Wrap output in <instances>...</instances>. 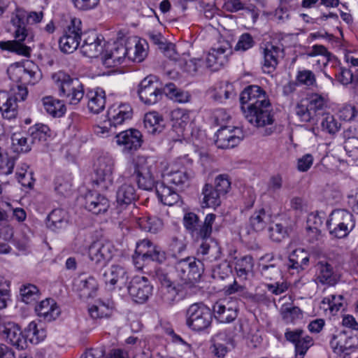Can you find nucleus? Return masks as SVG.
Segmentation results:
<instances>
[{"mask_svg": "<svg viewBox=\"0 0 358 358\" xmlns=\"http://www.w3.org/2000/svg\"><path fill=\"white\" fill-rule=\"evenodd\" d=\"M241 108L246 120L257 128L273 124L274 112L266 92L257 85L247 87L241 94Z\"/></svg>", "mask_w": 358, "mask_h": 358, "instance_id": "f257e3e1", "label": "nucleus"}, {"mask_svg": "<svg viewBox=\"0 0 358 358\" xmlns=\"http://www.w3.org/2000/svg\"><path fill=\"white\" fill-rule=\"evenodd\" d=\"M44 13L42 10L27 11L17 6L10 16V23L13 27L15 41H0V48L7 50L17 55L28 57L30 55L29 46L22 42L29 37V29L27 24H36L41 22Z\"/></svg>", "mask_w": 358, "mask_h": 358, "instance_id": "f03ea898", "label": "nucleus"}, {"mask_svg": "<svg viewBox=\"0 0 358 358\" xmlns=\"http://www.w3.org/2000/svg\"><path fill=\"white\" fill-rule=\"evenodd\" d=\"M215 217V214H207L204 221L203 222L200 221L199 226L190 235L195 241H202L197 253L203 257L206 256V259L209 262L217 260L221 255V248L218 243L210 238Z\"/></svg>", "mask_w": 358, "mask_h": 358, "instance_id": "7ed1b4c3", "label": "nucleus"}, {"mask_svg": "<svg viewBox=\"0 0 358 358\" xmlns=\"http://www.w3.org/2000/svg\"><path fill=\"white\" fill-rule=\"evenodd\" d=\"M175 270L180 280L182 287L189 290V294H196L199 290L196 282L199 280L203 270V262L195 257H186L176 263Z\"/></svg>", "mask_w": 358, "mask_h": 358, "instance_id": "20e7f679", "label": "nucleus"}, {"mask_svg": "<svg viewBox=\"0 0 358 358\" xmlns=\"http://www.w3.org/2000/svg\"><path fill=\"white\" fill-rule=\"evenodd\" d=\"M52 79L58 90L59 96L66 99L70 104L76 105L83 98V85L78 78L59 71L52 75Z\"/></svg>", "mask_w": 358, "mask_h": 358, "instance_id": "39448f33", "label": "nucleus"}, {"mask_svg": "<svg viewBox=\"0 0 358 358\" xmlns=\"http://www.w3.org/2000/svg\"><path fill=\"white\" fill-rule=\"evenodd\" d=\"M155 277L161 284L159 297L166 305L172 306L185 295L190 294L189 290L187 292V289L182 287L180 282L175 285L169 274L162 268L155 271Z\"/></svg>", "mask_w": 358, "mask_h": 358, "instance_id": "423d86ee", "label": "nucleus"}, {"mask_svg": "<svg viewBox=\"0 0 358 358\" xmlns=\"http://www.w3.org/2000/svg\"><path fill=\"white\" fill-rule=\"evenodd\" d=\"M134 173L132 176L136 181L139 188L144 190H152L156 185L154 173L156 162L153 158L138 156L133 163Z\"/></svg>", "mask_w": 358, "mask_h": 358, "instance_id": "0eeeda50", "label": "nucleus"}, {"mask_svg": "<svg viewBox=\"0 0 358 358\" xmlns=\"http://www.w3.org/2000/svg\"><path fill=\"white\" fill-rule=\"evenodd\" d=\"M329 234L334 238H343L348 236L355 227L354 216L349 211L337 209L329 215L326 222Z\"/></svg>", "mask_w": 358, "mask_h": 358, "instance_id": "6e6552de", "label": "nucleus"}, {"mask_svg": "<svg viewBox=\"0 0 358 358\" xmlns=\"http://www.w3.org/2000/svg\"><path fill=\"white\" fill-rule=\"evenodd\" d=\"M212 319L210 309L203 303H193L186 311V324L195 331H201L208 328Z\"/></svg>", "mask_w": 358, "mask_h": 358, "instance_id": "1a4fd4ad", "label": "nucleus"}, {"mask_svg": "<svg viewBox=\"0 0 358 358\" xmlns=\"http://www.w3.org/2000/svg\"><path fill=\"white\" fill-rule=\"evenodd\" d=\"M27 94V88L20 85L10 93L0 91V111L3 117L8 120L15 118L18 112L17 101H24Z\"/></svg>", "mask_w": 358, "mask_h": 358, "instance_id": "9d476101", "label": "nucleus"}, {"mask_svg": "<svg viewBox=\"0 0 358 358\" xmlns=\"http://www.w3.org/2000/svg\"><path fill=\"white\" fill-rule=\"evenodd\" d=\"M82 22L77 17L71 18L70 23L59 38V47L66 54L73 53L78 48L83 38Z\"/></svg>", "mask_w": 358, "mask_h": 358, "instance_id": "9b49d317", "label": "nucleus"}, {"mask_svg": "<svg viewBox=\"0 0 358 358\" xmlns=\"http://www.w3.org/2000/svg\"><path fill=\"white\" fill-rule=\"evenodd\" d=\"M114 160L108 155L100 156L95 164L96 182L103 189H108L113 183Z\"/></svg>", "mask_w": 358, "mask_h": 358, "instance_id": "f8f14e48", "label": "nucleus"}, {"mask_svg": "<svg viewBox=\"0 0 358 358\" xmlns=\"http://www.w3.org/2000/svg\"><path fill=\"white\" fill-rule=\"evenodd\" d=\"M140 99L147 105L155 104L162 97L164 90L159 87V84L153 76L145 78L139 84L138 90Z\"/></svg>", "mask_w": 358, "mask_h": 358, "instance_id": "ddd939ff", "label": "nucleus"}, {"mask_svg": "<svg viewBox=\"0 0 358 358\" xmlns=\"http://www.w3.org/2000/svg\"><path fill=\"white\" fill-rule=\"evenodd\" d=\"M128 292L136 303H143L151 296L152 286L147 278L135 276L129 282Z\"/></svg>", "mask_w": 358, "mask_h": 358, "instance_id": "4468645a", "label": "nucleus"}, {"mask_svg": "<svg viewBox=\"0 0 358 358\" xmlns=\"http://www.w3.org/2000/svg\"><path fill=\"white\" fill-rule=\"evenodd\" d=\"M231 53V50L228 43L211 48L204 60L205 68H208L214 71L219 70L227 62L228 55Z\"/></svg>", "mask_w": 358, "mask_h": 358, "instance_id": "2eb2a0df", "label": "nucleus"}, {"mask_svg": "<svg viewBox=\"0 0 358 358\" xmlns=\"http://www.w3.org/2000/svg\"><path fill=\"white\" fill-rule=\"evenodd\" d=\"M285 337L294 345L296 358H303L309 348L313 345V338L300 329L287 330L285 334Z\"/></svg>", "mask_w": 358, "mask_h": 358, "instance_id": "dca6fc26", "label": "nucleus"}, {"mask_svg": "<svg viewBox=\"0 0 358 358\" xmlns=\"http://www.w3.org/2000/svg\"><path fill=\"white\" fill-rule=\"evenodd\" d=\"M116 142L124 153L137 150L142 144V135L138 130L129 129L116 134Z\"/></svg>", "mask_w": 358, "mask_h": 358, "instance_id": "f3484780", "label": "nucleus"}, {"mask_svg": "<svg viewBox=\"0 0 358 358\" xmlns=\"http://www.w3.org/2000/svg\"><path fill=\"white\" fill-rule=\"evenodd\" d=\"M357 343V338L348 336L345 331H340L333 336L330 345L336 354L345 357L351 353Z\"/></svg>", "mask_w": 358, "mask_h": 358, "instance_id": "a211bd4d", "label": "nucleus"}, {"mask_svg": "<svg viewBox=\"0 0 358 358\" xmlns=\"http://www.w3.org/2000/svg\"><path fill=\"white\" fill-rule=\"evenodd\" d=\"M114 251L110 243L94 242L89 248V257L95 264L103 266L109 261Z\"/></svg>", "mask_w": 358, "mask_h": 358, "instance_id": "6ab92c4d", "label": "nucleus"}, {"mask_svg": "<svg viewBox=\"0 0 358 358\" xmlns=\"http://www.w3.org/2000/svg\"><path fill=\"white\" fill-rule=\"evenodd\" d=\"M132 115L133 109L129 104H113L107 112L108 124L115 128L117 125L122 124L124 122L131 120Z\"/></svg>", "mask_w": 358, "mask_h": 358, "instance_id": "aec40b11", "label": "nucleus"}, {"mask_svg": "<svg viewBox=\"0 0 358 358\" xmlns=\"http://www.w3.org/2000/svg\"><path fill=\"white\" fill-rule=\"evenodd\" d=\"M213 311L220 322L229 323L236 318L238 308L235 301L223 299L215 303Z\"/></svg>", "mask_w": 358, "mask_h": 358, "instance_id": "412c9836", "label": "nucleus"}, {"mask_svg": "<svg viewBox=\"0 0 358 358\" xmlns=\"http://www.w3.org/2000/svg\"><path fill=\"white\" fill-rule=\"evenodd\" d=\"M103 280L110 289H114L115 285L120 287L125 285L128 280V275L125 268L120 265H112L106 268L102 274Z\"/></svg>", "mask_w": 358, "mask_h": 358, "instance_id": "4be33fe9", "label": "nucleus"}, {"mask_svg": "<svg viewBox=\"0 0 358 358\" xmlns=\"http://www.w3.org/2000/svg\"><path fill=\"white\" fill-rule=\"evenodd\" d=\"M239 129L231 127H221L216 134L215 144L219 148L229 149L236 146L241 141V138L237 135Z\"/></svg>", "mask_w": 358, "mask_h": 358, "instance_id": "5701e85b", "label": "nucleus"}, {"mask_svg": "<svg viewBox=\"0 0 358 358\" xmlns=\"http://www.w3.org/2000/svg\"><path fill=\"white\" fill-rule=\"evenodd\" d=\"M85 208L95 215L106 213L109 208V201L96 192H88L85 196Z\"/></svg>", "mask_w": 358, "mask_h": 358, "instance_id": "b1692460", "label": "nucleus"}, {"mask_svg": "<svg viewBox=\"0 0 358 358\" xmlns=\"http://www.w3.org/2000/svg\"><path fill=\"white\" fill-rule=\"evenodd\" d=\"M128 45L122 43H115L103 56V63L106 67H114L122 64L126 56L128 57Z\"/></svg>", "mask_w": 358, "mask_h": 358, "instance_id": "393cba45", "label": "nucleus"}, {"mask_svg": "<svg viewBox=\"0 0 358 358\" xmlns=\"http://www.w3.org/2000/svg\"><path fill=\"white\" fill-rule=\"evenodd\" d=\"M101 40L94 32H86L83 34L81 52L89 57H96L103 50Z\"/></svg>", "mask_w": 358, "mask_h": 358, "instance_id": "a878e982", "label": "nucleus"}, {"mask_svg": "<svg viewBox=\"0 0 358 358\" xmlns=\"http://www.w3.org/2000/svg\"><path fill=\"white\" fill-rule=\"evenodd\" d=\"M7 341L18 350L27 348V338L21 331L20 327L13 322H7L6 327L1 335Z\"/></svg>", "mask_w": 358, "mask_h": 358, "instance_id": "bb28decb", "label": "nucleus"}, {"mask_svg": "<svg viewBox=\"0 0 358 358\" xmlns=\"http://www.w3.org/2000/svg\"><path fill=\"white\" fill-rule=\"evenodd\" d=\"M37 315L45 322H51L58 317L60 310L53 299H46L36 306Z\"/></svg>", "mask_w": 358, "mask_h": 358, "instance_id": "cd10ccee", "label": "nucleus"}, {"mask_svg": "<svg viewBox=\"0 0 358 358\" xmlns=\"http://www.w3.org/2000/svg\"><path fill=\"white\" fill-rule=\"evenodd\" d=\"M74 286L80 292V296L85 299L93 297L98 289L96 280L85 275H80L75 280Z\"/></svg>", "mask_w": 358, "mask_h": 358, "instance_id": "c85d7f7f", "label": "nucleus"}, {"mask_svg": "<svg viewBox=\"0 0 358 358\" xmlns=\"http://www.w3.org/2000/svg\"><path fill=\"white\" fill-rule=\"evenodd\" d=\"M263 55L264 66L273 70L278 64L279 58L283 57V49L280 45L267 43L263 49Z\"/></svg>", "mask_w": 358, "mask_h": 358, "instance_id": "c756f323", "label": "nucleus"}, {"mask_svg": "<svg viewBox=\"0 0 358 358\" xmlns=\"http://www.w3.org/2000/svg\"><path fill=\"white\" fill-rule=\"evenodd\" d=\"M310 262L309 255L304 249L294 250L289 256L287 264L288 269L296 270L297 273L305 270Z\"/></svg>", "mask_w": 358, "mask_h": 358, "instance_id": "7c9ffc66", "label": "nucleus"}, {"mask_svg": "<svg viewBox=\"0 0 358 358\" xmlns=\"http://www.w3.org/2000/svg\"><path fill=\"white\" fill-rule=\"evenodd\" d=\"M138 198L134 186L124 182L120 185L116 191V201L118 205L127 206Z\"/></svg>", "mask_w": 358, "mask_h": 358, "instance_id": "2f4dec72", "label": "nucleus"}, {"mask_svg": "<svg viewBox=\"0 0 358 358\" xmlns=\"http://www.w3.org/2000/svg\"><path fill=\"white\" fill-rule=\"evenodd\" d=\"M165 126L164 120L156 111L147 113L144 117V127L152 134L161 133Z\"/></svg>", "mask_w": 358, "mask_h": 358, "instance_id": "473e14b6", "label": "nucleus"}, {"mask_svg": "<svg viewBox=\"0 0 358 358\" xmlns=\"http://www.w3.org/2000/svg\"><path fill=\"white\" fill-rule=\"evenodd\" d=\"M155 191L159 199L164 205L172 206L179 199V195L176 192L164 182H157Z\"/></svg>", "mask_w": 358, "mask_h": 358, "instance_id": "72a5a7b5", "label": "nucleus"}, {"mask_svg": "<svg viewBox=\"0 0 358 358\" xmlns=\"http://www.w3.org/2000/svg\"><path fill=\"white\" fill-rule=\"evenodd\" d=\"M172 127L178 134H182L189 122V113L186 109L176 108L171 113Z\"/></svg>", "mask_w": 358, "mask_h": 358, "instance_id": "f704fd0d", "label": "nucleus"}, {"mask_svg": "<svg viewBox=\"0 0 358 358\" xmlns=\"http://www.w3.org/2000/svg\"><path fill=\"white\" fill-rule=\"evenodd\" d=\"M230 338L224 333H218L212 338L211 352L216 358H223L228 352Z\"/></svg>", "mask_w": 358, "mask_h": 358, "instance_id": "c9c22d12", "label": "nucleus"}, {"mask_svg": "<svg viewBox=\"0 0 358 358\" xmlns=\"http://www.w3.org/2000/svg\"><path fill=\"white\" fill-rule=\"evenodd\" d=\"M166 180L176 186L187 185L191 177L190 174L184 167L179 169L171 168L170 171L163 173Z\"/></svg>", "mask_w": 358, "mask_h": 358, "instance_id": "e433bc0d", "label": "nucleus"}, {"mask_svg": "<svg viewBox=\"0 0 358 358\" xmlns=\"http://www.w3.org/2000/svg\"><path fill=\"white\" fill-rule=\"evenodd\" d=\"M88 108L94 113H99L105 107V92L101 89H96L87 94Z\"/></svg>", "mask_w": 358, "mask_h": 358, "instance_id": "4c0bfd02", "label": "nucleus"}, {"mask_svg": "<svg viewBox=\"0 0 358 358\" xmlns=\"http://www.w3.org/2000/svg\"><path fill=\"white\" fill-rule=\"evenodd\" d=\"M318 280L322 284L334 285L337 282V275L334 273L332 266L326 262L317 264Z\"/></svg>", "mask_w": 358, "mask_h": 358, "instance_id": "58836bf2", "label": "nucleus"}, {"mask_svg": "<svg viewBox=\"0 0 358 358\" xmlns=\"http://www.w3.org/2000/svg\"><path fill=\"white\" fill-rule=\"evenodd\" d=\"M45 110L54 117H60L66 112V106L63 101L48 96L43 99Z\"/></svg>", "mask_w": 358, "mask_h": 358, "instance_id": "ea45409f", "label": "nucleus"}, {"mask_svg": "<svg viewBox=\"0 0 358 358\" xmlns=\"http://www.w3.org/2000/svg\"><path fill=\"white\" fill-rule=\"evenodd\" d=\"M202 194L203 195V207L215 208L220 205L222 196L217 192L213 185L206 184L202 189Z\"/></svg>", "mask_w": 358, "mask_h": 358, "instance_id": "a19ab883", "label": "nucleus"}, {"mask_svg": "<svg viewBox=\"0 0 358 358\" xmlns=\"http://www.w3.org/2000/svg\"><path fill=\"white\" fill-rule=\"evenodd\" d=\"M67 223L66 213L62 209L53 210L48 216L46 225L52 231L64 228Z\"/></svg>", "mask_w": 358, "mask_h": 358, "instance_id": "79ce46f5", "label": "nucleus"}, {"mask_svg": "<svg viewBox=\"0 0 358 358\" xmlns=\"http://www.w3.org/2000/svg\"><path fill=\"white\" fill-rule=\"evenodd\" d=\"M113 308V303L111 301H108L107 302L98 301L95 304L89 308V313L92 318H101L110 316Z\"/></svg>", "mask_w": 358, "mask_h": 358, "instance_id": "37998d69", "label": "nucleus"}, {"mask_svg": "<svg viewBox=\"0 0 358 358\" xmlns=\"http://www.w3.org/2000/svg\"><path fill=\"white\" fill-rule=\"evenodd\" d=\"M25 338L33 344H37L46 337V331L34 322H31L25 329Z\"/></svg>", "mask_w": 358, "mask_h": 358, "instance_id": "c03bdc74", "label": "nucleus"}, {"mask_svg": "<svg viewBox=\"0 0 358 358\" xmlns=\"http://www.w3.org/2000/svg\"><path fill=\"white\" fill-rule=\"evenodd\" d=\"M270 215L262 208L255 211L250 218V224L255 231H263L270 222Z\"/></svg>", "mask_w": 358, "mask_h": 358, "instance_id": "a18cd8bd", "label": "nucleus"}, {"mask_svg": "<svg viewBox=\"0 0 358 358\" xmlns=\"http://www.w3.org/2000/svg\"><path fill=\"white\" fill-rule=\"evenodd\" d=\"M179 66L188 74L194 76L205 69L204 60L201 58H185L179 59Z\"/></svg>", "mask_w": 358, "mask_h": 358, "instance_id": "49530a36", "label": "nucleus"}, {"mask_svg": "<svg viewBox=\"0 0 358 358\" xmlns=\"http://www.w3.org/2000/svg\"><path fill=\"white\" fill-rule=\"evenodd\" d=\"M49 131L50 129L47 125L36 124L28 130L29 141L31 144H36L46 141Z\"/></svg>", "mask_w": 358, "mask_h": 358, "instance_id": "de8ad7c7", "label": "nucleus"}, {"mask_svg": "<svg viewBox=\"0 0 358 358\" xmlns=\"http://www.w3.org/2000/svg\"><path fill=\"white\" fill-rule=\"evenodd\" d=\"M137 224L142 230L153 234L158 232L162 227V220L156 217H140Z\"/></svg>", "mask_w": 358, "mask_h": 358, "instance_id": "09e8293b", "label": "nucleus"}, {"mask_svg": "<svg viewBox=\"0 0 358 358\" xmlns=\"http://www.w3.org/2000/svg\"><path fill=\"white\" fill-rule=\"evenodd\" d=\"M164 93L178 103H187L190 99V95L187 92L178 90L173 83L166 85Z\"/></svg>", "mask_w": 358, "mask_h": 358, "instance_id": "8fccbe9b", "label": "nucleus"}, {"mask_svg": "<svg viewBox=\"0 0 358 358\" xmlns=\"http://www.w3.org/2000/svg\"><path fill=\"white\" fill-rule=\"evenodd\" d=\"M145 41H134V46H128V58L134 62H141L147 56Z\"/></svg>", "mask_w": 358, "mask_h": 358, "instance_id": "3c124183", "label": "nucleus"}, {"mask_svg": "<svg viewBox=\"0 0 358 358\" xmlns=\"http://www.w3.org/2000/svg\"><path fill=\"white\" fill-rule=\"evenodd\" d=\"M12 148L15 152H28L31 149L29 137L21 134H14L11 137Z\"/></svg>", "mask_w": 358, "mask_h": 358, "instance_id": "603ef678", "label": "nucleus"}, {"mask_svg": "<svg viewBox=\"0 0 358 358\" xmlns=\"http://www.w3.org/2000/svg\"><path fill=\"white\" fill-rule=\"evenodd\" d=\"M322 304L324 310L329 309L332 315H335L343 306V296L341 294H331L324 297Z\"/></svg>", "mask_w": 358, "mask_h": 358, "instance_id": "864d4df0", "label": "nucleus"}, {"mask_svg": "<svg viewBox=\"0 0 358 358\" xmlns=\"http://www.w3.org/2000/svg\"><path fill=\"white\" fill-rule=\"evenodd\" d=\"M324 217L318 213H310L307 219V230H310V234H315L317 238L321 236L320 227H322Z\"/></svg>", "mask_w": 358, "mask_h": 358, "instance_id": "5fc2aeb1", "label": "nucleus"}, {"mask_svg": "<svg viewBox=\"0 0 358 358\" xmlns=\"http://www.w3.org/2000/svg\"><path fill=\"white\" fill-rule=\"evenodd\" d=\"M253 267V259L251 256H244L236 260L235 269L239 277H245Z\"/></svg>", "mask_w": 358, "mask_h": 358, "instance_id": "6e6d98bb", "label": "nucleus"}, {"mask_svg": "<svg viewBox=\"0 0 358 358\" xmlns=\"http://www.w3.org/2000/svg\"><path fill=\"white\" fill-rule=\"evenodd\" d=\"M19 71L23 72V79L31 85L35 84L41 78L38 68L34 64H28L22 69H20Z\"/></svg>", "mask_w": 358, "mask_h": 358, "instance_id": "4d7b16f0", "label": "nucleus"}, {"mask_svg": "<svg viewBox=\"0 0 358 358\" xmlns=\"http://www.w3.org/2000/svg\"><path fill=\"white\" fill-rule=\"evenodd\" d=\"M322 130L329 134H334L338 132L341 128V124L330 114H326L322 116L321 121Z\"/></svg>", "mask_w": 358, "mask_h": 358, "instance_id": "13d9d810", "label": "nucleus"}, {"mask_svg": "<svg viewBox=\"0 0 358 358\" xmlns=\"http://www.w3.org/2000/svg\"><path fill=\"white\" fill-rule=\"evenodd\" d=\"M20 294L22 296V300L25 303L29 304L36 301L38 298L39 291L35 285L29 284L24 285L20 289Z\"/></svg>", "mask_w": 358, "mask_h": 358, "instance_id": "bf43d9fd", "label": "nucleus"}, {"mask_svg": "<svg viewBox=\"0 0 358 358\" xmlns=\"http://www.w3.org/2000/svg\"><path fill=\"white\" fill-rule=\"evenodd\" d=\"M288 3L287 0H281L280 6L275 10L273 17L278 23H283L289 19L290 10Z\"/></svg>", "mask_w": 358, "mask_h": 358, "instance_id": "052dcab7", "label": "nucleus"}, {"mask_svg": "<svg viewBox=\"0 0 358 358\" xmlns=\"http://www.w3.org/2000/svg\"><path fill=\"white\" fill-rule=\"evenodd\" d=\"M222 196H224L231 188L229 176L225 174L219 175L215 178L213 187Z\"/></svg>", "mask_w": 358, "mask_h": 358, "instance_id": "680f3d73", "label": "nucleus"}, {"mask_svg": "<svg viewBox=\"0 0 358 358\" xmlns=\"http://www.w3.org/2000/svg\"><path fill=\"white\" fill-rule=\"evenodd\" d=\"M200 221L199 216L192 212L186 213L183 217L184 227L190 235L199 226Z\"/></svg>", "mask_w": 358, "mask_h": 358, "instance_id": "e2e57ef3", "label": "nucleus"}, {"mask_svg": "<svg viewBox=\"0 0 358 358\" xmlns=\"http://www.w3.org/2000/svg\"><path fill=\"white\" fill-rule=\"evenodd\" d=\"M308 106L315 115L317 112L324 109L326 106V101L321 95L315 94L310 96Z\"/></svg>", "mask_w": 358, "mask_h": 358, "instance_id": "0e129e2a", "label": "nucleus"}, {"mask_svg": "<svg viewBox=\"0 0 358 358\" xmlns=\"http://www.w3.org/2000/svg\"><path fill=\"white\" fill-rule=\"evenodd\" d=\"M297 81L306 86H314L316 83L315 74L309 70L299 71L296 76Z\"/></svg>", "mask_w": 358, "mask_h": 358, "instance_id": "69168bd1", "label": "nucleus"}, {"mask_svg": "<svg viewBox=\"0 0 358 358\" xmlns=\"http://www.w3.org/2000/svg\"><path fill=\"white\" fill-rule=\"evenodd\" d=\"M271 238L275 241L280 242L287 236V229L281 224H275L269 228Z\"/></svg>", "mask_w": 358, "mask_h": 358, "instance_id": "338daca9", "label": "nucleus"}, {"mask_svg": "<svg viewBox=\"0 0 358 358\" xmlns=\"http://www.w3.org/2000/svg\"><path fill=\"white\" fill-rule=\"evenodd\" d=\"M255 44L252 36L248 33L242 34L235 46V50L238 51H246L251 48Z\"/></svg>", "mask_w": 358, "mask_h": 358, "instance_id": "774afa93", "label": "nucleus"}]
</instances>
